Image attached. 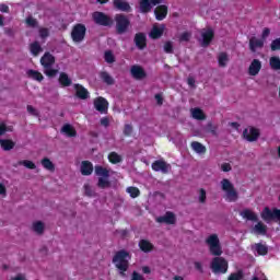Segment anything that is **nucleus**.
<instances>
[{
	"label": "nucleus",
	"instance_id": "obj_61",
	"mask_svg": "<svg viewBox=\"0 0 280 280\" xmlns=\"http://www.w3.org/2000/svg\"><path fill=\"white\" fill-rule=\"evenodd\" d=\"M268 36H270V28H264L261 33V39L265 40Z\"/></svg>",
	"mask_w": 280,
	"mask_h": 280
},
{
	"label": "nucleus",
	"instance_id": "obj_30",
	"mask_svg": "<svg viewBox=\"0 0 280 280\" xmlns=\"http://www.w3.org/2000/svg\"><path fill=\"white\" fill-rule=\"evenodd\" d=\"M0 145L2 150H4L5 152H10V150L14 149L15 143L10 139H0Z\"/></svg>",
	"mask_w": 280,
	"mask_h": 280
},
{
	"label": "nucleus",
	"instance_id": "obj_49",
	"mask_svg": "<svg viewBox=\"0 0 280 280\" xmlns=\"http://www.w3.org/2000/svg\"><path fill=\"white\" fill-rule=\"evenodd\" d=\"M125 137H130L132 135V125L126 124L122 130Z\"/></svg>",
	"mask_w": 280,
	"mask_h": 280
},
{
	"label": "nucleus",
	"instance_id": "obj_25",
	"mask_svg": "<svg viewBox=\"0 0 280 280\" xmlns=\"http://www.w3.org/2000/svg\"><path fill=\"white\" fill-rule=\"evenodd\" d=\"M163 32H165V25H154L151 30L150 36L152 38H161L163 36Z\"/></svg>",
	"mask_w": 280,
	"mask_h": 280
},
{
	"label": "nucleus",
	"instance_id": "obj_39",
	"mask_svg": "<svg viewBox=\"0 0 280 280\" xmlns=\"http://www.w3.org/2000/svg\"><path fill=\"white\" fill-rule=\"evenodd\" d=\"M59 83L61 86H71V79L65 72L59 75Z\"/></svg>",
	"mask_w": 280,
	"mask_h": 280
},
{
	"label": "nucleus",
	"instance_id": "obj_32",
	"mask_svg": "<svg viewBox=\"0 0 280 280\" xmlns=\"http://www.w3.org/2000/svg\"><path fill=\"white\" fill-rule=\"evenodd\" d=\"M100 78L105 84H108L109 86L115 84V79L113 78V75H110V73L106 71L101 72Z\"/></svg>",
	"mask_w": 280,
	"mask_h": 280
},
{
	"label": "nucleus",
	"instance_id": "obj_26",
	"mask_svg": "<svg viewBox=\"0 0 280 280\" xmlns=\"http://www.w3.org/2000/svg\"><path fill=\"white\" fill-rule=\"evenodd\" d=\"M154 14L158 21H163L165 16H167V7L166 5H159L154 10Z\"/></svg>",
	"mask_w": 280,
	"mask_h": 280
},
{
	"label": "nucleus",
	"instance_id": "obj_1",
	"mask_svg": "<svg viewBox=\"0 0 280 280\" xmlns=\"http://www.w3.org/2000/svg\"><path fill=\"white\" fill-rule=\"evenodd\" d=\"M221 190L223 191V198L226 202H237L240 200V194L235 189V185L229 179L223 178L220 182Z\"/></svg>",
	"mask_w": 280,
	"mask_h": 280
},
{
	"label": "nucleus",
	"instance_id": "obj_36",
	"mask_svg": "<svg viewBox=\"0 0 280 280\" xmlns=\"http://www.w3.org/2000/svg\"><path fill=\"white\" fill-rule=\"evenodd\" d=\"M26 73L28 78H31L32 80H36L37 82H43L44 80L43 73L36 70H28Z\"/></svg>",
	"mask_w": 280,
	"mask_h": 280
},
{
	"label": "nucleus",
	"instance_id": "obj_2",
	"mask_svg": "<svg viewBox=\"0 0 280 280\" xmlns=\"http://www.w3.org/2000/svg\"><path fill=\"white\" fill-rule=\"evenodd\" d=\"M131 259L130 253L126 250H119L113 258V264L119 270L121 277H126V270H128L129 261Z\"/></svg>",
	"mask_w": 280,
	"mask_h": 280
},
{
	"label": "nucleus",
	"instance_id": "obj_51",
	"mask_svg": "<svg viewBox=\"0 0 280 280\" xmlns=\"http://www.w3.org/2000/svg\"><path fill=\"white\" fill-rule=\"evenodd\" d=\"M164 51L166 54H172V51H174V45L172 44V42H166L164 44Z\"/></svg>",
	"mask_w": 280,
	"mask_h": 280
},
{
	"label": "nucleus",
	"instance_id": "obj_14",
	"mask_svg": "<svg viewBox=\"0 0 280 280\" xmlns=\"http://www.w3.org/2000/svg\"><path fill=\"white\" fill-rule=\"evenodd\" d=\"M94 108L98 110V113H107L108 112V101L104 97H97L94 100Z\"/></svg>",
	"mask_w": 280,
	"mask_h": 280
},
{
	"label": "nucleus",
	"instance_id": "obj_8",
	"mask_svg": "<svg viewBox=\"0 0 280 280\" xmlns=\"http://www.w3.org/2000/svg\"><path fill=\"white\" fill-rule=\"evenodd\" d=\"M115 21L118 34H124L128 30V25H130V20L124 14H117Z\"/></svg>",
	"mask_w": 280,
	"mask_h": 280
},
{
	"label": "nucleus",
	"instance_id": "obj_47",
	"mask_svg": "<svg viewBox=\"0 0 280 280\" xmlns=\"http://www.w3.org/2000/svg\"><path fill=\"white\" fill-rule=\"evenodd\" d=\"M44 73L48 77V78H54L58 74V70L56 69H51V67L48 68H44Z\"/></svg>",
	"mask_w": 280,
	"mask_h": 280
},
{
	"label": "nucleus",
	"instance_id": "obj_11",
	"mask_svg": "<svg viewBox=\"0 0 280 280\" xmlns=\"http://www.w3.org/2000/svg\"><path fill=\"white\" fill-rule=\"evenodd\" d=\"M243 138L249 142L257 141L259 139V129L255 127H247L243 131Z\"/></svg>",
	"mask_w": 280,
	"mask_h": 280
},
{
	"label": "nucleus",
	"instance_id": "obj_3",
	"mask_svg": "<svg viewBox=\"0 0 280 280\" xmlns=\"http://www.w3.org/2000/svg\"><path fill=\"white\" fill-rule=\"evenodd\" d=\"M94 172L96 174V176L98 177L96 187H98V189H110L112 187V183H110V170L96 165L94 167Z\"/></svg>",
	"mask_w": 280,
	"mask_h": 280
},
{
	"label": "nucleus",
	"instance_id": "obj_31",
	"mask_svg": "<svg viewBox=\"0 0 280 280\" xmlns=\"http://www.w3.org/2000/svg\"><path fill=\"white\" fill-rule=\"evenodd\" d=\"M40 164L44 167V170H47V172H56V165L48 158H44L40 161Z\"/></svg>",
	"mask_w": 280,
	"mask_h": 280
},
{
	"label": "nucleus",
	"instance_id": "obj_10",
	"mask_svg": "<svg viewBox=\"0 0 280 280\" xmlns=\"http://www.w3.org/2000/svg\"><path fill=\"white\" fill-rule=\"evenodd\" d=\"M151 167L153 172H162V174H167L170 173V170H172V165H170L164 160H158L153 162Z\"/></svg>",
	"mask_w": 280,
	"mask_h": 280
},
{
	"label": "nucleus",
	"instance_id": "obj_22",
	"mask_svg": "<svg viewBox=\"0 0 280 280\" xmlns=\"http://www.w3.org/2000/svg\"><path fill=\"white\" fill-rule=\"evenodd\" d=\"M264 47V39L252 37L249 39V49L250 51H257V49H261Z\"/></svg>",
	"mask_w": 280,
	"mask_h": 280
},
{
	"label": "nucleus",
	"instance_id": "obj_13",
	"mask_svg": "<svg viewBox=\"0 0 280 280\" xmlns=\"http://www.w3.org/2000/svg\"><path fill=\"white\" fill-rule=\"evenodd\" d=\"M130 73L135 80H143L145 78V70L139 65H135L130 68Z\"/></svg>",
	"mask_w": 280,
	"mask_h": 280
},
{
	"label": "nucleus",
	"instance_id": "obj_15",
	"mask_svg": "<svg viewBox=\"0 0 280 280\" xmlns=\"http://www.w3.org/2000/svg\"><path fill=\"white\" fill-rule=\"evenodd\" d=\"M156 222L160 224H176V214L174 212H166L164 215L159 217Z\"/></svg>",
	"mask_w": 280,
	"mask_h": 280
},
{
	"label": "nucleus",
	"instance_id": "obj_42",
	"mask_svg": "<svg viewBox=\"0 0 280 280\" xmlns=\"http://www.w3.org/2000/svg\"><path fill=\"white\" fill-rule=\"evenodd\" d=\"M269 65L271 69L275 71H280V58L279 57H271L269 60Z\"/></svg>",
	"mask_w": 280,
	"mask_h": 280
},
{
	"label": "nucleus",
	"instance_id": "obj_23",
	"mask_svg": "<svg viewBox=\"0 0 280 280\" xmlns=\"http://www.w3.org/2000/svg\"><path fill=\"white\" fill-rule=\"evenodd\" d=\"M81 174L82 176H91L93 174V163L83 161L81 163Z\"/></svg>",
	"mask_w": 280,
	"mask_h": 280
},
{
	"label": "nucleus",
	"instance_id": "obj_5",
	"mask_svg": "<svg viewBox=\"0 0 280 280\" xmlns=\"http://www.w3.org/2000/svg\"><path fill=\"white\" fill-rule=\"evenodd\" d=\"M210 268L214 275H224L229 270V262L222 257L212 259Z\"/></svg>",
	"mask_w": 280,
	"mask_h": 280
},
{
	"label": "nucleus",
	"instance_id": "obj_45",
	"mask_svg": "<svg viewBox=\"0 0 280 280\" xmlns=\"http://www.w3.org/2000/svg\"><path fill=\"white\" fill-rule=\"evenodd\" d=\"M104 59L105 62H107L108 65H113V62H115V55L113 54V51L107 50L104 54Z\"/></svg>",
	"mask_w": 280,
	"mask_h": 280
},
{
	"label": "nucleus",
	"instance_id": "obj_7",
	"mask_svg": "<svg viewBox=\"0 0 280 280\" xmlns=\"http://www.w3.org/2000/svg\"><path fill=\"white\" fill-rule=\"evenodd\" d=\"M213 30L211 28H203L200 31V37H199V43L201 47H209L211 45V42L213 40Z\"/></svg>",
	"mask_w": 280,
	"mask_h": 280
},
{
	"label": "nucleus",
	"instance_id": "obj_46",
	"mask_svg": "<svg viewBox=\"0 0 280 280\" xmlns=\"http://www.w3.org/2000/svg\"><path fill=\"white\" fill-rule=\"evenodd\" d=\"M127 194L130 195L131 198H139V194H141V191L139 188L131 186L127 188Z\"/></svg>",
	"mask_w": 280,
	"mask_h": 280
},
{
	"label": "nucleus",
	"instance_id": "obj_58",
	"mask_svg": "<svg viewBox=\"0 0 280 280\" xmlns=\"http://www.w3.org/2000/svg\"><path fill=\"white\" fill-rule=\"evenodd\" d=\"M194 266H195V268H196V270H198V272H205V269H203V267H202V262H200V261H195L194 262Z\"/></svg>",
	"mask_w": 280,
	"mask_h": 280
},
{
	"label": "nucleus",
	"instance_id": "obj_28",
	"mask_svg": "<svg viewBox=\"0 0 280 280\" xmlns=\"http://www.w3.org/2000/svg\"><path fill=\"white\" fill-rule=\"evenodd\" d=\"M139 248L143 252V253H151V250L154 249V245H152V243H150V241L148 240H141L139 242Z\"/></svg>",
	"mask_w": 280,
	"mask_h": 280
},
{
	"label": "nucleus",
	"instance_id": "obj_34",
	"mask_svg": "<svg viewBox=\"0 0 280 280\" xmlns=\"http://www.w3.org/2000/svg\"><path fill=\"white\" fill-rule=\"evenodd\" d=\"M61 132H63V135H67V137H75L77 135L75 128H73V126H71L70 124L63 125V127L61 128Z\"/></svg>",
	"mask_w": 280,
	"mask_h": 280
},
{
	"label": "nucleus",
	"instance_id": "obj_38",
	"mask_svg": "<svg viewBox=\"0 0 280 280\" xmlns=\"http://www.w3.org/2000/svg\"><path fill=\"white\" fill-rule=\"evenodd\" d=\"M219 67H226L229 65V55L226 52H220L218 56Z\"/></svg>",
	"mask_w": 280,
	"mask_h": 280
},
{
	"label": "nucleus",
	"instance_id": "obj_54",
	"mask_svg": "<svg viewBox=\"0 0 280 280\" xmlns=\"http://www.w3.org/2000/svg\"><path fill=\"white\" fill-rule=\"evenodd\" d=\"M252 280H268V278H266V275H264V272L258 271L255 273Z\"/></svg>",
	"mask_w": 280,
	"mask_h": 280
},
{
	"label": "nucleus",
	"instance_id": "obj_21",
	"mask_svg": "<svg viewBox=\"0 0 280 280\" xmlns=\"http://www.w3.org/2000/svg\"><path fill=\"white\" fill-rule=\"evenodd\" d=\"M31 231H33L35 235H43V233H45V223L43 221H34L31 225Z\"/></svg>",
	"mask_w": 280,
	"mask_h": 280
},
{
	"label": "nucleus",
	"instance_id": "obj_43",
	"mask_svg": "<svg viewBox=\"0 0 280 280\" xmlns=\"http://www.w3.org/2000/svg\"><path fill=\"white\" fill-rule=\"evenodd\" d=\"M108 161L109 163L114 164L121 163V155H119L117 152H112L108 155Z\"/></svg>",
	"mask_w": 280,
	"mask_h": 280
},
{
	"label": "nucleus",
	"instance_id": "obj_59",
	"mask_svg": "<svg viewBox=\"0 0 280 280\" xmlns=\"http://www.w3.org/2000/svg\"><path fill=\"white\" fill-rule=\"evenodd\" d=\"M0 196H3V198L8 196V189L5 188V185H3L2 183H0Z\"/></svg>",
	"mask_w": 280,
	"mask_h": 280
},
{
	"label": "nucleus",
	"instance_id": "obj_48",
	"mask_svg": "<svg viewBox=\"0 0 280 280\" xmlns=\"http://www.w3.org/2000/svg\"><path fill=\"white\" fill-rule=\"evenodd\" d=\"M26 110H27L28 115H32L33 117H38V115H40L38 109H36V107H34L32 105H27Z\"/></svg>",
	"mask_w": 280,
	"mask_h": 280
},
{
	"label": "nucleus",
	"instance_id": "obj_6",
	"mask_svg": "<svg viewBox=\"0 0 280 280\" xmlns=\"http://www.w3.org/2000/svg\"><path fill=\"white\" fill-rule=\"evenodd\" d=\"M86 37V26L84 24H75L71 31V39L77 45L82 43Z\"/></svg>",
	"mask_w": 280,
	"mask_h": 280
},
{
	"label": "nucleus",
	"instance_id": "obj_4",
	"mask_svg": "<svg viewBox=\"0 0 280 280\" xmlns=\"http://www.w3.org/2000/svg\"><path fill=\"white\" fill-rule=\"evenodd\" d=\"M206 244L211 255L220 257L222 255V244L220 243V236L217 233L210 234L206 237Z\"/></svg>",
	"mask_w": 280,
	"mask_h": 280
},
{
	"label": "nucleus",
	"instance_id": "obj_24",
	"mask_svg": "<svg viewBox=\"0 0 280 280\" xmlns=\"http://www.w3.org/2000/svg\"><path fill=\"white\" fill-rule=\"evenodd\" d=\"M190 115L192 119H197L198 121H205V119H207V115H205V112L198 107L191 108Z\"/></svg>",
	"mask_w": 280,
	"mask_h": 280
},
{
	"label": "nucleus",
	"instance_id": "obj_29",
	"mask_svg": "<svg viewBox=\"0 0 280 280\" xmlns=\"http://www.w3.org/2000/svg\"><path fill=\"white\" fill-rule=\"evenodd\" d=\"M190 147L197 154H205L207 152V147L198 141L191 142Z\"/></svg>",
	"mask_w": 280,
	"mask_h": 280
},
{
	"label": "nucleus",
	"instance_id": "obj_40",
	"mask_svg": "<svg viewBox=\"0 0 280 280\" xmlns=\"http://www.w3.org/2000/svg\"><path fill=\"white\" fill-rule=\"evenodd\" d=\"M19 165H23L27 170H36V164L30 160H23V161L18 162L15 167H19Z\"/></svg>",
	"mask_w": 280,
	"mask_h": 280
},
{
	"label": "nucleus",
	"instance_id": "obj_52",
	"mask_svg": "<svg viewBox=\"0 0 280 280\" xmlns=\"http://www.w3.org/2000/svg\"><path fill=\"white\" fill-rule=\"evenodd\" d=\"M279 49H280V38H277L271 43V50L279 51Z\"/></svg>",
	"mask_w": 280,
	"mask_h": 280
},
{
	"label": "nucleus",
	"instance_id": "obj_63",
	"mask_svg": "<svg viewBox=\"0 0 280 280\" xmlns=\"http://www.w3.org/2000/svg\"><path fill=\"white\" fill-rule=\"evenodd\" d=\"M131 280H144V279H143V276H141L137 271H135L131 276Z\"/></svg>",
	"mask_w": 280,
	"mask_h": 280
},
{
	"label": "nucleus",
	"instance_id": "obj_62",
	"mask_svg": "<svg viewBox=\"0 0 280 280\" xmlns=\"http://www.w3.org/2000/svg\"><path fill=\"white\" fill-rule=\"evenodd\" d=\"M8 127L5 126V124H0V137L5 135L8 132Z\"/></svg>",
	"mask_w": 280,
	"mask_h": 280
},
{
	"label": "nucleus",
	"instance_id": "obj_60",
	"mask_svg": "<svg viewBox=\"0 0 280 280\" xmlns=\"http://www.w3.org/2000/svg\"><path fill=\"white\" fill-rule=\"evenodd\" d=\"M208 132H211L212 135H215V130H218V127L213 126V124L209 122L208 126Z\"/></svg>",
	"mask_w": 280,
	"mask_h": 280
},
{
	"label": "nucleus",
	"instance_id": "obj_16",
	"mask_svg": "<svg viewBox=\"0 0 280 280\" xmlns=\"http://www.w3.org/2000/svg\"><path fill=\"white\" fill-rule=\"evenodd\" d=\"M261 71V62L259 59H254L249 67H248V74L249 75H259V72Z\"/></svg>",
	"mask_w": 280,
	"mask_h": 280
},
{
	"label": "nucleus",
	"instance_id": "obj_19",
	"mask_svg": "<svg viewBox=\"0 0 280 280\" xmlns=\"http://www.w3.org/2000/svg\"><path fill=\"white\" fill-rule=\"evenodd\" d=\"M250 233L253 235H266V233H268V226H266V224L262 222H258L252 228Z\"/></svg>",
	"mask_w": 280,
	"mask_h": 280
},
{
	"label": "nucleus",
	"instance_id": "obj_57",
	"mask_svg": "<svg viewBox=\"0 0 280 280\" xmlns=\"http://www.w3.org/2000/svg\"><path fill=\"white\" fill-rule=\"evenodd\" d=\"M39 36L42 38H47V36H49V30H47L45 27L39 28Z\"/></svg>",
	"mask_w": 280,
	"mask_h": 280
},
{
	"label": "nucleus",
	"instance_id": "obj_18",
	"mask_svg": "<svg viewBox=\"0 0 280 280\" xmlns=\"http://www.w3.org/2000/svg\"><path fill=\"white\" fill-rule=\"evenodd\" d=\"M114 7L120 12H132V7L126 0H114Z\"/></svg>",
	"mask_w": 280,
	"mask_h": 280
},
{
	"label": "nucleus",
	"instance_id": "obj_17",
	"mask_svg": "<svg viewBox=\"0 0 280 280\" xmlns=\"http://www.w3.org/2000/svg\"><path fill=\"white\" fill-rule=\"evenodd\" d=\"M56 62V58L50 52L44 54V56L40 58V65L44 67V69H48V67H51Z\"/></svg>",
	"mask_w": 280,
	"mask_h": 280
},
{
	"label": "nucleus",
	"instance_id": "obj_27",
	"mask_svg": "<svg viewBox=\"0 0 280 280\" xmlns=\"http://www.w3.org/2000/svg\"><path fill=\"white\" fill-rule=\"evenodd\" d=\"M135 43L138 49H145V34H142V33L136 34Z\"/></svg>",
	"mask_w": 280,
	"mask_h": 280
},
{
	"label": "nucleus",
	"instance_id": "obj_64",
	"mask_svg": "<svg viewBox=\"0 0 280 280\" xmlns=\"http://www.w3.org/2000/svg\"><path fill=\"white\" fill-rule=\"evenodd\" d=\"M0 12H4L8 13L10 12V7H8L7 4H0Z\"/></svg>",
	"mask_w": 280,
	"mask_h": 280
},
{
	"label": "nucleus",
	"instance_id": "obj_44",
	"mask_svg": "<svg viewBox=\"0 0 280 280\" xmlns=\"http://www.w3.org/2000/svg\"><path fill=\"white\" fill-rule=\"evenodd\" d=\"M254 250H256V253L258 255H267L268 253V247H266V245H262V244H256L254 246Z\"/></svg>",
	"mask_w": 280,
	"mask_h": 280
},
{
	"label": "nucleus",
	"instance_id": "obj_35",
	"mask_svg": "<svg viewBox=\"0 0 280 280\" xmlns=\"http://www.w3.org/2000/svg\"><path fill=\"white\" fill-rule=\"evenodd\" d=\"M30 50L33 56H38V54H43V47L38 42H34L30 45Z\"/></svg>",
	"mask_w": 280,
	"mask_h": 280
},
{
	"label": "nucleus",
	"instance_id": "obj_53",
	"mask_svg": "<svg viewBox=\"0 0 280 280\" xmlns=\"http://www.w3.org/2000/svg\"><path fill=\"white\" fill-rule=\"evenodd\" d=\"M243 277L244 275L242 273V271H238L236 273H232L228 280H242Z\"/></svg>",
	"mask_w": 280,
	"mask_h": 280
},
{
	"label": "nucleus",
	"instance_id": "obj_41",
	"mask_svg": "<svg viewBox=\"0 0 280 280\" xmlns=\"http://www.w3.org/2000/svg\"><path fill=\"white\" fill-rule=\"evenodd\" d=\"M83 189H84L85 196H89V198H95V196H97V192H95V189H93V187L89 184H85L83 186Z\"/></svg>",
	"mask_w": 280,
	"mask_h": 280
},
{
	"label": "nucleus",
	"instance_id": "obj_55",
	"mask_svg": "<svg viewBox=\"0 0 280 280\" xmlns=\"http://www.w3.org/2000/svg\"><path fill=\"white\" fill-rule=\"evenodd\" d=\"M231 170H233L231 163L224 162L221 164V172H231Z\"/></svg>",
	"mask_w": 280,
	"mask_h": 280
},
{
	"label": "nucleus",
	"instance_id": "obj_37",
	"mask_svg": "<svg viewBox=\"0 0 280 280\" xmlns=\"http://www.w3.org/2000/svg\"><path fill=\"white\" fill-rule=\"evenodd\" d=\"M197 200H198L199 205L207 203V190H205V188H200L197 191Z\"/></svg>",
	"mask_w": 280,
	"mask_h": 280
},
{
	"label": "nucleus",
	"instance_id": "obj_12",
	"mask_svg": "<svg viewBox=\"0 0 280 280\" xmlns=\"http://www.w3.org/2000/svg\"><path fill=\"white\" fill-rule=\"evenodd\" d=\"M93 20L97 25H110L113 23V20L108 18L106 14L102 12H94L93 13Z\"/></svg>",
	"mask_w": 280,
	"mask_h": 280
},
{
	"label": "nucleus",
	"instance_id": "obj_20",
	"mask_svg": "<svg viewBox=\"0 0 280 280\" xmlns=\"http://www.w3.org/2000/svg\"><path fill=\"white\" fill-rule=\"evenodd\" d=\"M73 89L75 91L77 97L80 100H89V90L80 84H74Z\"/></svg>",
	"mask_w": 280,
	"mask_h": 280
},
{
	"label": "nucleus",
	"instance_id": "obj_33",
	"mask_svg": "<svg viewBox=\"0 0 280 280\" xmlns=\"http://www.w3.org/2000/svg\"><path fill=\"white\" fill-rule=\"evenodd\" d=\"M241 215L244 218V220H250L252 222H257V214L253 212L252 210H243L241 212Z\"/></svg>",
	"mask_w": 280,
	"mask_h": 280
},
{
	"label": "nucleus",
	"instance_id": "obj_56",
	"mask_svg": "<svg viewBox=\"0 0 280 280\" xmlns=\"http://www.w3.org/2000/svg\"><path fill=\"white\" fill-rule=\"evenodd\" d=\"M189 38H191V33H189V32H184L179 36V40H182V42H187V40H189Z\"/></svg>",
	"mask_w": 280,
	"mask_h": 280
},
{
	"label": "nucleus",
	"instance_id": "obj_50",
	"mask_svg": "<svg viewBox=\"0 0 280 280\" xmlns=\"http://www.w3.org/2000/svg\"><path fill=\"white\" fill-rule=\"evenodd\" d=\"M26 25H28V27H36L38 25V22L36 21V19L28 16L26 19Z\"/></svg>",
	"mask_w": 280,
	"mask_h": 280
},
{
	"label": "nucleus",
	"instance_id": "obj_9",
	"mask_svg": "<svg viewBox=\"0 0 280 280\" xmlns=\"http://www.w3.org/2000/svg\"><path fill=\"white\" fill-rule=\"evenodd\" d=\"M162 0H139L140 12L143 14H148V12H152V9L155 5H159Z\"/></svg>",
	"mask_w": 280,
	"mask_h": 280
}]
</instances>
